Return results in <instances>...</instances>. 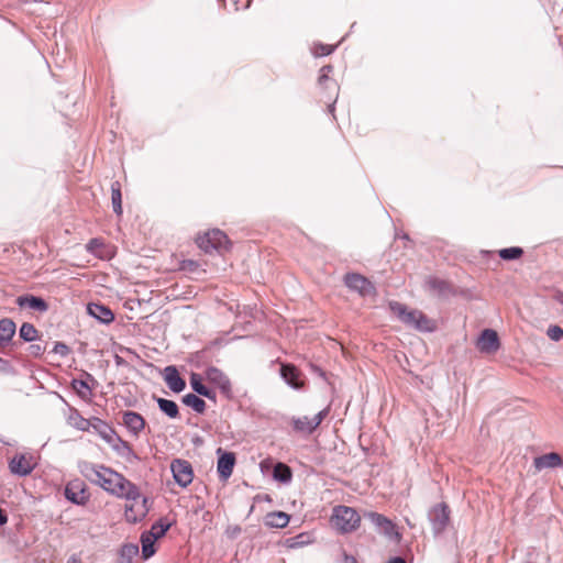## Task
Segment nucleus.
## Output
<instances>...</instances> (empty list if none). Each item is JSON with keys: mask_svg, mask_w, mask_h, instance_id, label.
<instances>
[{"mask_svg": "<svg viewBox=\"0 0 563 563\" xmlns=\"http://www.w3.org/2000/svg\"><path fill=\"white\" fill-rule=\"evenodd\" d=\"M80 474L90 483L100 486L109 494L126 500L141 497L139 487L111 467L81 461L78 463Z\"/></svg>", "mask_w": 563, "mask_h": 563, "instance_id": "1", "label": "nucleus"}, {"mask_svg": "<svg viewBox=\"0 0 563 563\" xmlns=\"http://www.w3.org/2000/svg\"><path fill=\"white\" fill-rule=\"evenodd\" d=\"M389 309L405 325L419 332L431 333L437 330L435 321L418 309L409 310L408 307L398 301H390Z\"/></svg>", "mask_w": 563, "mask_h": 563, "instance_id": "2", "label": "nucleus"}, {"mask_svg": "<svg viewBox=\"0 0 563 563\" xmlns=\"http://www.w3.org/2000/svg\"><path fill=\"white\" fill-rule=\"evenodd\" d=\"M332 525L342 533L356 530L361 522L358 512L347 506H336L331 518Z\"/></svg>", "mask_w": 563, "mask_h": 563, "instance_id": "3", "label": "nucleus"}, {"mask_svg": "<svg viewBox=\"0 0 563 563\" xmlns=\"http://www.w3.org/2000/svg\"><path fill=\"white\" fill-rule=\"evenodd\" d=\"M196 242L199 249L208 254H211L213 251L221 253L222 251L229 250L230 246L227 234L219 229H212L203 235H199Z\"/></svg>", "mask_w": 563, "mask_h": 563, "instance_id": "4", "label": "nucleus"}, {"mask_svg": "<svg viewBox=\"0 0 563 563\" xmlns=\"http://www.w3.org/2000/svg\"><path fill=\"white\" fill-rule=\"evenodd\" d=\"M434 537L441 536L451 523V509L444 501L430 507L427 514Z\"/></svg>", "mask_w": 563, "mask_h": 563, "instance_id": "5", "label": "nucleus"}, {"mask_svg": "<svg viewBox=\"0 0 563 563\" xmlns=\"http://www.w3.org/2000/svg\"><path fill=\"white\" fill-rule=\"evenodd\" d=\"M365 517L377 528L378 533L396 542L401 540V533L398 531L397 526L384 515L369 511L365 514Z\"/></svg>", "mask_w": 563, "mask_h": 563, "instance_id": "6", "label": "nucleus"}, {"mask_svg": "<svg viewBox=\"0 0 563 563\" xmlns=\"http://www.w3.org/2000/svg\"><path fill=\"white\" fill-rule=\"evenodd\" d=\"M65 498L78 506H84L89 500V493L86 483L80 478L69 481L64 489Z\"/></svg>", "mask_w": 563, "mask_h": 563, "instance_id": "7", "label": "nucleus"}, {"mask_svg": "<svg viewBox=\"0 0 563 563\" xmlns=\"http://www.w3.org/2000/svg\"><path fill=\"white\" fill-rule=\"evenodd\" d=\"M205 378L211 385L218 387L227 399H232V384L230 378L218 367L208 366L205 371Z\"/></svg>", "mask_w": 563, "mask_h": 563, "instance_id": "8", "label": "nucleus"}, {"mask_svg": "<svg viewBox=\"0 0 563 563\" xmlns=\"http://www.w3.org/2000/svg\"><path fill=\"white\" fill-rule=\"evenodd\" d=\"M344 284L349 289L356 291L362 297L373 296L376 294L374 284L358 273L345 274Z\"/></svg>", "mask_w": 563, "mask_h": 563, "instance_id": "9", "label": "nucleus"}, {"mask_svg": "<svg viewBox=\"0 0 563 563\" xmlns=\"http://www.w3.org/2000/svg\"><path fill=\"white\" fill-rule=\"evenodd\" d=\"M170 471L176 484L183 488L191 484L194 479V470L189 461L175 459L170 463Z\"/></svg>", "mask_w": 563, "mask_h": 563, "instance_id": "10", "label": "nucleus"}, {"mask_svg": "<svg viewBox=\"0 0 563 563\" xmlns=\"http://www.w3.org/2000/svg\"><path fill=\"white\" fill-rule=\"evenodd\" d=\"M217 472L219 479L225 483L232 475L236 463L235 453L225 451L221 448L217 450Z\"/></svg>", "mask_w": 563, "mask_h": 563, "instance_id": "11", "label": "nucleus"}, {"mask_svg": "<svg viewBox=\"0 0 563 563\" xmlns=\"http://www.w3.org/2000/svg\"><path fill=\"white\" fill-rule=\"evenodd\" d=\"M424 284L427 289L438 297L449 298L457 296V290L455 287L445 279H441L435 276H429Z\"/></svg>", "mask_w": 563, "mask_h": 563, "instance_id": "12", "label": "nucleus"}, {"mask_svg": "<svg viewBox=\"0 0 563 563\" xmlns=\"http://www.w3.org/2000/svg\"><path fill=\"white\" fill-rule=\"evenodd\" d=\"M35 467V463L33 462V457L26 456L23 453H16L9 461V470L13 475L19 477H25L30 475Z\"/></svg>", "mask_w": 563, "mask_h": 563, "instance_id": "13", "label": "nucleus"}, {"mask_svg": "<svg viewBox=\"0 0 563 563\" xmlns=\"http://www.w3.org/2000/svg\"><path fill=\"white\" fill-rule=\"evenodd\" d=\"M476 345L482 353L496 352L500 347L498 333L493 329L483 330Z\"/></svg>", "mask_w": 563, "mask_h": 563, "instance_id": "14", "label": "nucleus"}, {"mask_svg": "<svg viewBox=\"0 0 563 563\" xmlns=\"http://www.w3.org/2000/svg\"><path fill=\"white\" fill-rule=\"evenodd\" d=\"M122 422L128 431L134 437H139L146 426V421L143 416L131 410L123 411Z\"/></svg>", "mask_w": 563, "mask_h": 563, "instance_id": "15", "label": "nucleus"}, {"mask_svg": "<svg viewBox=\"0 0 563 563\" xmlns=\"http://www.w3.org/2000/svg\"><path fill=\"white\" fill-rule=\"evenodd\" d=\"M87 313L102 324H110L114 321L113 311L101 302H89Z\"/></svg>", "mask_w": 563, "mask_h": 563, "instance_id": "16", "label": "nucleus"}, {"mask_svg": "<svg viewBox=\"0 0 563 563\" xmlns=\"http://www.w3.org/2000/svg\"><path fill=\"white\" fill-rule=\"evenodd\" d=\"M279 372L280 376L289 387L294 389H301L303 387L301 372L294 364H282Z\"/></svg>", "mask_w": 563, "mask_h": 563, "instance_id": "17", "label": "nucleus"}, {"mask_svg": "<svg viewBox=\"0 0 563 563\" xmlns=\"http://www.w3.org/2000/svg\"><path fill=\"white\" fill-rule=\"evenodd\" d=\"M164 380L168 388L176 394L186 388V380L180 376L175 365H168L164 368Z\"/></svg>", "mask_w": 563, "mask_h": 563, "instance_id": "18", "label": "nucleus"}, {"mask_svg": "<svg viewBox=\"0 0 563 563\" xmlns=\"http://www.w3.org/2000/svg\"><path fill=\"white\" fill-rule=\"evenodd\" d=\"M15 302L20 308L27 307L31 310L38 312H46L48 310V303L46 302V300L35 295L26 294L19 296Z\"/></svg>", "mask_w": 563, "mask_h": 563, "instance_id": "19", "label": "nucleus"}, {"mask_svg": "<svg viewBox=\"0 0 563 563\" xmlns=\"http://www.w3.org/2000/svg\"><path fill=\"white\" fill-rule=\"evenodd\" d=\"M82 426L79 427L80 430H92L96 432L102 440L109 435L110 431L113 429L112 426H110L104 420L98 418V417H91L90 419H82Z\"/></svg>", "mask_w": 563, "mask_h": 563, "instance_id": "20", "label": "nucleus"}, {"mask_svg": "<svg viewBox=\"0 0 563 563\" xmlns=\"http://www.w3.org/2000/svg\"><path fill=\"white\" fill-rule=\"evenodd\" d=\"M533 465L536 470L541 471L544 468H555L563 466V459L562 456L556 452H550L542 454L540 456H537L533 460Z\"/></svg>", "mask_w": 563, "mask_h": 563, "instance_id": "21", "label": "nucleus"}, {"mask_svg": "<svg viewBox=\"0 0 563 563\" xmlns=\"http://www.w3.org/2000/svg\"><path fill=\"white\" fill-rule=\"evenodd\" d=\"M16 332L15 322L10 318L0 319V346H7Z\"/></svg>", "mask_w": 563, "mask_h": 563, "instance_id": "22", "label": "nucleus"}, {"mask_svg": "<svg viewBox=\"0 0 563 563\" xmlns=\"http://www.w3.org/2000/svg\"><path fill=\"white\" fill-rule=\"evenodd\" d=\"M290 520V516L284 511L268 512L264 518V525L268 528H285Z\"/></svg>", "mask_w": 563, "mask_h": 563, "instance_id": "23", "label": "nucleus"}, {"mask_svg": "<svg viewBox=\"0 0 563 563\" xmlns=\"http://www.w3.org/2000/svg\"><path fill=\"white\" fill-rule=\"evenodd\" d=\"M291 426L295 432L309 435L313 433L317 428L314 427L312 419L307 416L294 417L291 419Z\"/></svg>", "mask_w": 563, "mask_h": 563, "instance_id": "24", "label": "nucleus"}, {"mask_svg": "<svg viewBox=\"0 0 563 563\" xmlns=\"http://www.w3.org/2000/svg\"><path fill=\"white\" fill-rule=\"evenodd\" d=\"M119 456L125 459L129 463L140 461V456L134 452L130 443L121 439L112 449Z\"/></svg>", "mask_w": 563, "mask_h": 563, "instance_id": "25", "label": "nucleus"}, {"mask_svg": "<svg viewBox=\"0 0 563 563\" xmlns=\"http://www.w3.org/2000/svg\"><path fill=\"white\" fill-rule=\"evenodd\" d=\"M273 478L282 484H288L292 479V471L290 466L283 462H277L273 468Z\"/></svg>", "mask_w": 563, "mask_h": 563, "instance_id": "26", "label": "nucleus"}, {"mask_svg": "<svg viewBox=\"0 0 563 563\" xmlns=\"http://www.w3.org/2000/svg\"><path fill=\"white\" fill-rule=\"evenodd\" d=\"M170 527H172V522L168 521L167 518H159L157 521H155L152 525L151 530L144 531V533L150 536L151 539L157 540V539L163 538L167 533V531L169 530Z\"/></svg>", "mask_w": 563, "mask_h": 563, "instance_id": "27", "label": "nucleus"}, {"mask_svg": "<svg viewBox=\"0 0 563 563\" xmlns=\"http://www.w3.org/2000/svg\"><path fill=\"white\" fill-rule=\"evenodd\" d=\"M88 382L96 383L95 377L89 373H86V379L75 378L71 380L73 388L77 391L81 399H86L89 395H91V388L88 385Z\"/></svg>", "mask_w": 563, "mask_h": 563, "instance_id": "28", "label": "nucleus"}, {"mask_svg": "<svg viewBox=\"0 0 563 563\" xmlns=\"http://www.w3.org/2000/svg\"><path fill=\"white\" fill-rule=\"evenodd\" d=\"M159 410L170 419H177L179 417L178 405L170 399L155 397Z\"/></svg>", "mask_w": 563, "mask_h": 563, "instance_id": "29", "label": "nucleus"}, {"mask_svg": "<svg viewBox=\"0 0 563 563\" xmlns=\"http://www.w3.org/2000/svg\"><path fill=\"white\" fill-rule=\"evenodd\" d=\"M183 404L190 407L197 413L206 411V401L198 394H187L183 397Z\"/></svg>", "mask_w": 563, "mask_h": 563, "instance_id": "30", "label": "nucleus"}, {"mask_svg": "<svg viewBox=\"0 0 563 563\" xmlns=\"http://www.w3.org/2000/svg\"><path fill=\"white\" fill-rule=\"evenodd\" d=\"M332 71V65H324L323 67H321L318 84L319 86L324 87L325 89H331L334 92H339V86L336 85V82L329 78V74Z\"/></svg>", "mask_w": 563, "mask_h": 563, "instance_id": "31", "label": "nucleus"}, {"mask_svg": "<svg viewBox=\"0 0 563 563\" xmlns=\"http://www.w3.org/2000/svg\"><path fill=\"white\" fill-rule=\"evenodd\" d=\"M19 336L24 342L32 343L40 340V332L34 327V324L30 322H23L19 329Z\"/></svg>", "mask_w": 563, "mask_h": 563, "instance_id": "32", "label": "nucleus"}, {"mask_svg": "<svg viewBox=\"0 0 563 563\" xmlns=\"http://www.w3.org/2000/svg\"><path fill=\"white\" fill-rule=\"evenodd\" d=\"M111 202L113 212L117 216L122 214V194L121 184L118 180L111 183Z\"/></svg>", "mask_w": 563, "mask_h": 563, "instance_id": "33", "label": "nucleus"}, {"mask_svg": "<svg viewBox=\"0 0 563 563\" xmlns=\"http://www.w3.org/2000/svg\"><path fill=\"white\" fill-rule=\"evenodd\" d=\"M311 542V534L308 532H301L295 537L287 538L285 540V545L289 549H299L310 544Z\"/></svg>", "mask_w": 563, "mask_h": 563, "instance_id": "34", "label": "nucleus"}, {"mask_svg": "<svg viewBox=\"0 0 563 563\" xmlns=\"http://www.w3.org/2000/svg\"><path fill=\"white\" fill-rule=\"evenodd\" d=\"M140 549L137 544L125 543L120 550V562L119 563H132L133 559L139 554Z\"/></svg>", "mask_w": 563, "mask_h": 563, "instance_id": "35", "label": "nucleus"}, {"mask_svg": "<svg viewBox=\"0 0 563 563\" xmlns=\"http://www.w3.org/2000/svg\"><path fill=\"white\" fill-rule=\"evenodd\" d=\"M140 541H141V544H142V556H143L144 560H148L156 552V549H155V541L156 540L155 539H151L150 536H147L146 533L143 532L141 534Z\"/></svg>", "mask_w": 563, "mask_h": 563, "instance_id": "36", "label": "nucleus"}, {"mask_svg": "<svg viewBox=\"0 0 563 563\" xmlns=\"http://www.w3.org/2000/svg\"><path fill=\"white\" fill-rule=\"evenodd\" d=\"M498 255L504 261H515L523 255V250L519 246L505 247L499 250Z\"/></svg>", "mask_w": 563, "mask_h": 563, "instance_id": "37", "label": "nucleus"}, {"mask_svg": "<svg viewBox=\"0 0 563 563\" xmlns=\"http://www.w3.org/2000/svg\"><path fill=\"white\" fill-rule=\"evenodd\" d=\"M137 500L139 499L132 500L133 504L125 506V519L128 522L136 523V522L143 520V518L140 515V510L137 508Z\"/></svg>", "mask_w": 563, "mask_h": 563, "instance_id": "38", "label": "nucleus"}, {"mask_svg": "<svg viewBox=\"0 0 563 563\" xmlns=\"http://www.w3.org/2000/svg\"><path fill=\"white\" fill-rule=\"evenodd\" d=\"M203 378H205V376H202L198 373L192 372L190 374L189 382H190V386L194 390L192 394L200 395L202 391H205L207 386L202 383Z\"/></svg>", "mask_w": 563, "mask_h": 563, "instance_id": "39", "label": "nucleus"}, {"mask_svg": "<svg viewBox=\"0 0 563 563\" xmlns=\"http://www.w3.org/2000/svg\"><path fill=\"white\" fill-rule=\"evenodd\" d=\"M335 47L336 46H333V45L317 43L312 47V54L316 57L328 56V55H330V54H332L334 52Z\"/></svg>", "mask_w": 563, "mask_h": 563, "instance_id": "40", "label": "nucleus"}, {"mask_svg": "<svg viewBox=\"0 0 563 563\" xmlns=\"http://www.w3.org/2000/svg\"><path fill=\"white\" fill-rule=\"evenodd\" d=\"M104 246V241L100 238H93L88 241L86 244L87 252L101 257V255L98 253V251Z\"/></svg>", "mask_w": 563, "mask_h": 563, "instance_id": "41", "label": "nucleus"}, {"mask_svg": "<svg viewBox=\"0 0 563 563\" xmlns=\"http://www.w3.org/2000/svg\"><path fill=\"white\" fill-rule=\"evenodd\" d=\"M52 353L66 357L70 354V347L66 343L57 341L54 343Z\"/></svg>", "mask_w": 563, "mask_h": 563, "instance_id": "42", "label": "nucleus"}, {"mask_svg": "<svg viewBox=\"0 0 563 563\" xmlns=\"http://www.w3.org/2000/svg\"><path fill=\"white\" fill-rule=\"evenodd\" d=\"M547 334L551 340L560 341L563 339V329L559 325H550Z\"/></svg>", "mask_w": 563, "mask_h": 563, "instance_id": "43", "label": "nucleus"}, {"mask_svg": "<svg viewBox=\"0 0 563 563\" xmlns=\"http://www.w3.org/2000/svg\"><path fill=\"white\" fill-rule=\"evenodd\" d=\"M27 351L34 357H41L44 354V352L46 351V344L32 343L27 347Z\"/></svg>", "mask_w": 563, "mask_h": 563, "instance_id": "44", "label": "nucleus"}, {"mask_svg": "<svg viewBox=\"0 0 563 563\" xmlns=\"http://www.w3.org/2000/svg\"><path fill=\"white\" fill-rule=\"evenodd\" d=\"M139 499H141V503L140 504L137 503V508L140 510L141 517L144 519L151 509V503L147 497L142 496V495Z\"/></svg>", "mask_w": 563, "mask_h": 563, "instance_id": "45", "label": "nucleus"}, {"mask_svg": "<svg viewBox=\"0 0 563 563\" xmlns=\"http://www.w3.org/2000/svg\"><path fill=\"white\" fill-rule=\"evenodd\" d=\"M329 412L330 406L320 410L313 418H311L316 428H318L321 424V422L328 417Z\"/></svg>", "mask_w": 563, "mask_h": 563, "instance_id": "46", "label": "nucleus"}, {"mask_svg": "<svg viewBox=\"0 0 563 563\" xmlns=\"http://www.w3.org/2000/svg\"><path fill=\"white\" fill-rule=\"evenodd\" d=\"M122 438L117 433L115 429L113 428L109 435H107V438H104V442H107L111 449H113V445H115Z\"/></svg>", "mask_w": 563, "mask_h": 563, "instance_id": "47", "label": "nucleus"}, {"mask_svg": "<svg viewBox=\"0 0 563 563\" xmlns=\"http://www.w3.org/2000/svg\"><path fill=\"white\" fill-rule=\"evenodd\" d=\"M122 438L117 433L115 429L113 428L109 435H107V438H104V442H107L111 449H113V445H115Z\"/></svg>", "mask_w": 563, "mask_h": 563, "instance_id": "48", "label": "nucleus"}, {"mask_svg": "<svg viewBox=\"0 0 563 563\" xmlns=\"http://www.w3.org/2000/svg\"><path fill=\"white\" fill-rule=\"evenodd\" d=\"M199 396L206 397L207 399L216 402L217 401V394L213 389L207 387L205 391H202Z\"/></svg>", "mask_w": 563, "mask_h": 563, "instance_id": "49", "label": "nucleus"}, {"mask_svg": "<svg viewBox=\"0 0 563 563\" xmlns=\"http://www.w3.org/2000/svg\"><path fill=\"white\" fill-rule=\"evenodd\" d=\"M11 371V363L8 360L0 357V372L10 373Z\"/></svg>", "mask_w": 563, "mask_h": 563, "instance_id": "50", "label": "nucleus"}, {"mask_svg": "<svg viewBox=\"0 0 563 563\" xmlns=\"http://www.w3.org/2000/svg\"><path fill=\"white\" fill-rule=\"evenodd\" d=\"M197 267H198V264L195 261H192V260H187V261L183 262V268L184 269H189V271L192 272Z\"/></svg>", "mask_w": 563, "mask_h": 563, "instance_id": "51", "label": "nucleus"}, {"mask_svg": "<svg viewBox=\"0 0 563 563\" xmlns=\"http://www.w3.org/2000/svg\"><path fill=\"white\" fill-rule=\"evenodd\" d=\"M309 366H310V368H311V371H312L313 373H316V374H317V375H319L320 377H324L325 373L322 371V368H321V367H319L318 365L312 364V363H310V364H309Z\"/></svg>", "mask_w": 563, "mask_h": 563, "instance_id": "52", "label": "nucleus"}, {"mask_svg": "<svg viewBox=\"0 0 563 563\" xmlns=\"http://www.w3.org/2000/svg\"><path fill=\"white\" fill-rule=\"evenodd\" d=\"M253 500H254L255 503H256V501L258 503V501H262V500L271 501V500H272V498H271V496H269V495H261V494H257V495L253 498Z\"/></svg>", "mask_w": 563, "mask_h": 563, "instance_id": "53", "label": "nucleus"}, {"mask_svg": "<svg viewBox=\"0 0 563 563\" xmlns=\"http://www.w3.org/2000/svg\"><path fill=\"white\" fill-rule=\"evenodd\" d=\"M7 522H8V515L2 508H0V526H4Z\"/></svg>", "mask_w": 563, "mask_h": 563, "instance_id": "54", "label": "nucleus"}, {"mask_svg": "<svg viewBox=\"0 0 563 563\" xmlns=\"http://www.w3.org/2000/svg\"><path fill=\"white\" fill-rule=\"evenodd\" d=\"M387 563H407V562L402 556H393L387 561Z\"/></svg>", "mask_w": 563, "mask_h": 563, "instance_id": "55", "label": "nucleus"}, {"mask_svg": "<svg viewBox=\"0 0 563 563\" xmlns=\"http://www.w3.org/2000/svg\"><path fill=\"white\" fill-rule=\"evenodd\" d=\"M335 93V99L328 104V110L329 112L334 117V103H335V100H336V97H338V92H334Z\"/></svg>", "mask_w": 563, "mask_h": 563, "instance_id": "56", "label": "nucleus"}, {"mask_svg": "<svg viewBox=\"0 0 563 563\" xmlns=\"http://www.w3.org/2000/svg\"><path fill=\"white\" fill-rule=\"evenodd\" d=\"M241 532V528L239 526H235L232 528L231 537L234 538Z\"/></svg>", "mask_w": 563, "mask_h": 563, "instance_id": "57", "label": "nucleus"}, {"mask_svg": "<svg viewBox=\"0 0 563 563\" xmlns=\"http://www.w3.org/2000/svg\"><path fill=\"white\" fill-rule=\"evenodd\" d=\"M555 299L559 303L563 305V291H559L556 295H555Z\"/></svg>", "mask_w": 563, "mask_h": 563, "instance_id": "58", "label": "nucleus"}, {"mask_svg": "<svg viewBox=\"0 0 563 563\" xmlns=\"http://www.w3.org/2000/svg\"><path fill=\"white\" fill-rule=\"evenodd\" d=\"M67 563H82L80 559H77L75 555L70 556Z\"/></svg>", "mask_w": 563, "mask_h": 563, "instance_id": "59", "label": "nucleus"}, {"mask_svg": "<svg viewBox=\"0 0 563 563\" xmlns=\"http://www.w3.org/2000/svg\"><path fill=\"white\" fill-rule=\"evenodd\" d=\"M345 560H346V563H357V561L353 556H346Z\"/></svg>", "mask_w": 563, "mask_h": 563, "instance_id": "60", "label": "nucleus"}, {"mask_svg": "<svg viewBox=\"0 0 563 563\" xmlns=\"http://www.w3.org/2000/svg\"><path fill=\"white\" fill-rule=\"evenodd\" d=\"M253 511H254V505H252V506L250 507L249 516H250Z\"/></svg>", "mask_w": 563, "mask_h": 563, "instance_id": "61", "label": "nucleus"}, {"mask_svg": "<svg viewBox=\"0 0 563 563\" xmlns=\"http://www.w3.org/2000/svg\"><path fill=\"white\" fill-rule=\"evenodd\" d=\"M203 353V351L197 352V356H200Z\"/></svg>", "mask_w": 563, "mask_h": 563, "instance_id": "62", "label": "nucleus"}]
</instances>
